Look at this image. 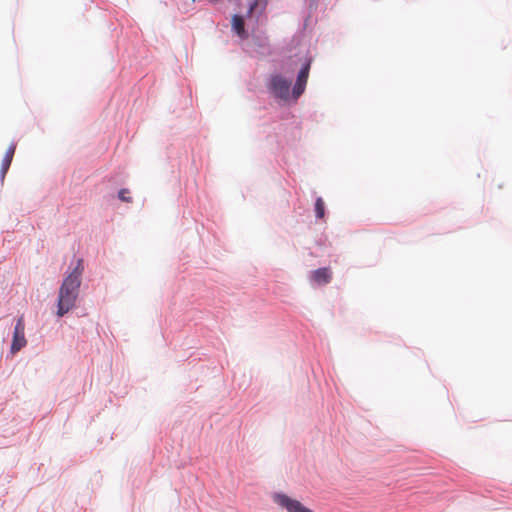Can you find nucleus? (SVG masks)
<instances>
[{
    "label": "nucleus",
    "mask_w": 512,
    "mask_h": 512,
    "mask_svg": "<svg viewBox=\"0 0 512 512\" xmlns=\"http://www.w3.org/2000/svg\"><path fill=\"white\" fill-rule=\"evenodd\" d=\"M80 286L81 282L64 277L57 296L56 315L58 317H63L75 306Z\"/></svg>",
    "instance_id": "obj_1"
},
{
    "label": "nucleus",
    "mask_w": 512,
    "mask_h": 512,
    "mask_svg": "<svg viewBox=\"0 0 512 512\" xmlns=\"http://www.w3.org/2000/svg\"><path fill=\"white\" fill-rule=\"evenodd\" d=\"M272 500L275 504L287 512H314L299 500L292 498L282 491L273 492Z\"/></svg>",
    "instance_id": "obj_2"
},
{
    "label": "nucleus",
    "mask_w": 512,
    "mask_h": 512,
    "mask_svg": "<svg viewBox=\"0 0 512 512\" xmlns=\"http://www.w3.org/2000/svg\"><path fill=\"white\" fill-rule=\"evenodd\" d=\"M27 345L25 337V320L23 315L16 319L10 344V354L15 355Z\"/></svg>",
    "instance_id": "obj_3"
},
{
    "label": "nucleus",
    "mask_w": 512,
    "mask_h": 512,
    "mask_svg": "<svg viewBox=\"0 0 512 512\" xmlns=\"http://www.w3.org/2000/svg\"><path fill=\"white\" fill-rule=\"evenodd\" d=\"M291 82L282 75H274L270 79L269 89L271 93L282 100L289 99Z\"/></svg>",
    "instance_id": "obj_4"
},
{
    "label": "nucleus",
    "mask_w": 512,
    "mask_h": 512,
    "mask_svg": "<svg viewBox=\"0 0 512 512\" xmlns=\"http://www.w3.org/2000/svg\"><path fill=\"white\" fill-rule=\"evenodd\" d=\"M310 72V61L305 63L304 66L301 68V70L298 73L296 83L292 90V95L294 99H297L302 95V93L305 91V87L307 84V80L309 77Z\"/></svg>",
    "instance_id": "obj_5"
},
{
    "label": "nucleus",
    "mask_w": 512,
    "mask_h": 512,
    "mask_svg": "<svg viewBox=\"0 0 512 512\" xmlns=\"http://www.w3.org/2000/svg\"><path fill=\"white\" fill-rule=\"evenodd\" d=\"M309 280L319 286L326 285L332 280V271L330 267H319L310 271Z\"/></svg>",
    "instance_id": "obj_6"
},
{
    "label": "nucleus",
    "mask_w": 512,
    "mask_h": 512,
    "mask_svg": "<svg viewBox=\"0 0 512 512\" xmlns=\"http://www.w3.org/2000/svg\"><path fill=\"white\" fill-rule=\"evenodd\" d=\"M15 150H16V144L15 143H11L2 159V163H1V168H0V179H1V182L4 181L5 179V176L10 168V165L12 163V160H13V157H14V154H15Z\"/></svg>",
    "instance_id": "obj_7"
},
{
    "label": "nucleus",
    "mask_w": 512,
    "mask_h": 512,
    "mask_svg": "<svg viewBox=\"0 0 512 512\" xmlns=\"http://www.w3.org/2000/svg\"><path fill=\"white\" fill-rule=\"evenodd\" d=\"M232 29L235 31V33L241 38L246 39L248 38V33L245 30V23L241 16L234 15L232 17Z\"/></svg>",
    "instance_id": "obj_8"
},
{
    "label": "nucleus",
    "mask_w": 512,
    "mask_h": 512,
    "mask_svg": "<svg viewBox=\"0 0 512 512\" xmlns=\"http://www.w3.org/2000/svg\"><path fill=\"white\" fill-rule=\"evenodd\" d=\"M84 271V261L82 258L76 260L75 266L68 273L66 277L75 280L77 282H81V276Z\"/></svg>",
    "instance_id": "obj_9"
},
{
    "label": "nucleus",
    "mask_w": 512,
    "mask_h": 512,
    "mask_svg": "<svg viewBox=\"0 0 512 512\" xmlns=\"http://www.w3.org/2000/svg\"><path fill=\"white\" fill-rule=\"evenodd\" d=\"M315 213L318 220H323L325 214V204L321 197L316 199Z\"/></svg>",
    "instance_id": "obj_10"
},
{
    "label": "nucleus",
    "mask_w": 512,
    "mask_h": 512,
    "mask_svg": "<svg viewBox=\"0 0 512 512\" xmlns=\"http://www.w3.org/2000/svg\"><path fill=\"white\" fill-rule=\"evenodd\" d=\"M118 197L121 201L123 202H126V203H131L132 202V196H131V192L129 189L127 188H123L121 189L119 192H118Z\"/></svg>",
    "instance_id": "obj_11"
},
{
    "label": "nucleus",
    "mask_w": 512,
    "mask_h": 512,
    "mask_svg": "<svg viewBox=\"0 0 512 512\" xmlns=\"http://www.w3.org/2000/svg\"><path fill=\"white\" fill-rule=\"evenodd\" d=\"M267 3H268V0H254L250 4L249 10H248V16H250L259 5H261L262 8L264 9L267 6Z\"/></svg>",
    "instance_id": "obj_12"
},
{
    "label": "nucleus",
    "mask_w": 512,
    "mask_h": 512,
    "mask_svg": "<svg viewBox=\"0 0 512 512\" xmlns=\"http://www.w3.org/2000/svg\"><path fill=\"white\" fill-rule=\"evenodd\" d=\"M319 246H324L326 242V238L323 239L322 237L316 241Z\"/></svg>",
    "instance_id": "obj_13"
}]
</instances>
